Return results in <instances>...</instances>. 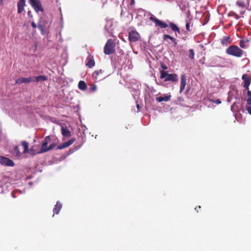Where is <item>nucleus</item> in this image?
Instances as JSON below:
<instances>
[{
  "instance_id": "2",
  "label": "nucleus",
  "mask_w": 251,
  "mask_h": 251,
  "mask_svg": "<svg viewBox=\"0 0 251 251\" xmlns=\"http://www.w3.org/2000/svg\"><path fill=\"white\" fill-rule=\"evenodd\" d=\"M161 79H164L165 82L171 81L173 82H177L178 81V75L176 74H169L168 72L161 70L160 71Z\"/></svg>"
},
{
  "instance_id": "8",
  "label": "nucleus",
  "mask_w": 251,
  "mask_h": 251,
  "mask_svg": "<svg viewBox=\"0 0 251 251\" xmlns=\"http://www.w3.org/2000/svg\"><path fill=\"white\" fill-rule=\"evenodd\" d=\"M32 81H34V76H31L28 78L24 77H20L16 80L15 83L16 84H21L22 83H28Z\"/></svg>"
},
{
  "instance_id": "27",
  "label": "nucleus",
  "mask_w": 251,
  "mask_h": 251,
  "mask_svg": "<svg viewBox=\"0 0 251 251\" xmlns=\"http://www.w3.org/2000/svg\"><path fill=\"white\" fill-rule=\"evenodd\" d=\"M195 52L193 49L189 50V57L192 59L194 58Z\"/></svg>"
},
{
  "instance_id": "5",
  "label": "nucleus",
  "mask_w": 251,
  "mask_h": 251,
  "mask_svg": "<svg viewBox=\"0 0 251 251\" xmlns=\"http://www.w3.org/2000/svg\"><path fill=\"white\" fill-rule=\"evenodd\" d=\"M29 2L35 11L38 13L39 11L43 12L44 9L42 6L41 3L39 0H28Z\"/></svg>"
},
{
  "instance_id": "33",
  "label": "nucleus",
  "mask_w": 251,
  "mask_h": 251,
  "mask_svg": "<svg viewBox=\"0 0 251 251\" xmlns=\"http://www.w3.org/2000/svg\"><path fill=\"white\" fill-rule=\"evenodd\" d=\"M246 109L248 111V113L251 115V107L247 106Z\"/></svg>"
},
{
  "instance_id": "22",
  "label": "nucleus",
  "mask_w": 251,
  "mask_h": 251,
  "mask_svg": "<svg viewBox=\"0 0 251 251\" xmlns=\"http://www.w3.org/2000/svg\"><path fill=\"white\" fill-rule=\"evenodd\" d=\"M34 81H36L37 82H39L41 81H46L48 79V77L45 75H39L38 76H34Z\"/></svg>"
},
{
  "instance_id": "31",
  "label": "nucleus",
  "mask_w": 251,
  "mask_h": 251,
  "mask_svg": "<svg viewBox=\"0 0 251 251\" xmlns=\"http://www.w3.org/2000/svg\"><path fill=\"white\" fill-rule=\"evenodd\" d=\"M161 67L163 69L162 70H163L164 71H165V70H166L168 69L167 66L164 63L161 64Z\"/></svg>"
},
{
  "instance_id": "43",
  "label": "nucleus",
  "mask_w": 251,
  "mask_h": 251,
  "mask_svg": "<svg viewBox=\"0 0 251 251\" xmlns=\"http://www.w3.org/2000/svg\"><path fill=\"white\" fill-rule=\"evenodd\" d=\"M198 208L200 209L201 208V206H199Z\"/></svg>"
},
{
  "instance_id": "25",
  "label": "nucleus",
  "mask_w": 251,
  "mask_h": 251,
  "mask_svg": "<svg viewBox=\"0 0 251 251\" xmlns=\"http://www.w3.org/2000/svg\"><path fill=\"white\" fill-rule=\"evenodd\" d=\"M102 70L101 69H100L99 70H96L93 72V73L92 74V76L95 79H98L99 75L100 74H102Z\"/></svg>"
},
{
  "instance_id": "9",
  "label": "nucleus",
  "mask_w": 251,
  "mask_h": 251,
  "mask_svg": "<svg viewBox=\"0 0 251 251\" xmlns=\"http://www.w3.org/2000/svg\"><path fill=\"white\" fill-rule=\"evenodd\" d=\"M150 20L154 22L156 25H159L161 28H165L168 26L166 23L159 20L155 17H151Z\"/></svg>"
},
{
  "instance_id": "19",
  "label": "nucleus",
  "mask_w": 251,
  "mask_h": 251,
  "mask_svg": "<svg viewBox=\"0 0 251 251\" xmlns=\"http://www.w3.org/2000/svg\"><path fill=\"white\" fill-rule=\"evenodd\" d=\"M171 95H165L163 97H157L156 100L158 102H162L163 101H168L170 100Z\"/></svg>"
},
{
  "instance_id": "35",
  "label": "nucleus",
  "mask_w": 251,
  "mask_h": 251,
  "mask_svg": "<svg viewBox=\"0 0 251 251\" xmlns=\"http://www.w3.org/2000/svg\"><path fill=\"white\" fill-rule=\"evenodd\" d=\"M247 95H248V96L249 97V98L251 97V91L250 90H249V89L248 90Z\"/></svg>"
},
{
  "instance_id": "4",
  "label": "nucleus",
  "mask_w": 251,
  "mask_h": 251,
  "mask_svg": "<svg viewBox=\"0 0 251 251\" xmlns=\"http://www.w3.org/2000/svg\"><path fill=\"white\" fill-rule=\"evenodd\" d=\"M226 52L229 55L240 57L243 55V51L238 46L232 45L226 49Z\"/></svg>"
},
{
  "instance_id": "32",
  "label": "nucleus",
  "mask_w": 251,
  "mask_h": 251,
  "mask_svg": "<svg viewBox=\"0 0 251 251\" xmlns=\"http://www.w3.org/2000/svg\"><path fill=\"white\" fill-rule=\"evenodd\" d=\"M186 28L187 29V31H190L191 30L190 29V23H188V22H187L186 23Z\"/></svg>"
},
{
  "instance_id": "34",
  "label": "nucleus",
  "mask_w": 251,
  "mask_h": 251,
  "mask_svg": "<svg viewBox=\"0 0 251 251\" xmlns=\"http://www.w3.org/2000/svg\"><path fill=\"white\" fill-rule=\"evenodd\" d=\"M247 103H248L249 105H251V98H249L247 100Z\"/></svg>"
},
{
  "instance_id": "11",
  "label": "nucleus",
  "mask_w": 251,
  "mask_h": 251,
  "mask_svg": "<svg viewBox=\"0 0 251 251\" xmlns=\"http://www.w3.org/2000/svg\"><path fill=\"white\" fill-rule=\"evenodd\" d=\"M186 76L185 74L181 75L180 78V93H181L185 89L186 84Z\"/></svg>"
},
{
  "instance_id": "42",
  "label": "nucleus",
  "mask_w": 251,
  "mask_h": 251,
  "mask_svg": "<svg viewBox=\"0 0 251 251\" xmlns=\"http://www.w3.org/2000/svg\"><path fill=\"white\" fill-rule=\"evenodd\" d=\"M196 210L199 209V208L198 207H196L195 208Z\"/></svg>"
},
{
  "instance_id": "18",
  "label": "nucleus",
  "mask_w": 251,
  "mask_h": 251,
  "mask_svg": "<svg viewBox=\"0 0 251 251\" xmlns=\"http://www.w3.org/2000/svg\"><path fill=\"white\" fill-rule=\"evenodd\" d=\"M170 39L172 41V43H174L175 46H176L177 44L176 39L174 38V37L171 36L169 35L168 34H164L163 37V39L164 41L167 40V39Z\"/></svg>"
},
{
  "instance_id": "16",
  "label": "nucleus",
  "mask_w": 251,
  "mask_h": 251,
  "mask_svg": "<svg viewBox=\"0 0 251 251\" xmlns=\"http://www.w3.org/2000/svg\"><path fill=\"white\" fill-rule=\"evenodd\" d=\"M21 145L24 148V151H23V153H27L28 152V147H29V144L26 141H23L21 142Z\"/></svg>"
},
{
  "instance_id": "6",
  "label": "nucleus",
  "mask_w": 251,
  "mask_h": 251,
  "mask_svg": "<svg viewBox=\"0 0 251 251\" xmlns=\"http://www.w3.org/2000/svg\"><path fill=\"white\" fill-rule=\"evenodd\" d=\"M140 38V35L136 30H132L129 32L128 40L130 42H136Z\"/></svg>"
},
{
  "instance_id": "13",
  "label": "nucleus",
  "mask_w": 251,
  "mask_h": 251,
  "mask_svg": "<svg viewBox=\"0 0 251 251\" xmlns=\"http://www.w3.org/2000/svg\"><path fill=\"white\" fill-rule=\"evenodd\" d=\"M86 65L89 68H91L95 65V62L92 56L89 55L86 59Z\"/></svg>"
},
{
  "instance_id": "10",
  "label": "nucleus",
  "mask_w": 251,
  "mask_h": 251,
  "mask_svg": "<svg viewBox=\"0 0 251 251\" xmlns=\"http://www.w3.org/2000/svg\"><path fill=\"white\" fill-rule=\"evenodd\" d=\"M75 141V138H72L71 140H69L68 141L62 143L60 144V145L58 146L57 147V150H62L63 149H65L66 148H67L72 145L74 142Z\"/></svg>"
},
{
  "instance_id": "39",
  "label": "nucleus",
  "mask_w": 251,
  "mask_h": 251,
  "mask_svg": "<svg viewBox=\"0 0 251 251\" xmlns=\"http://www.w3.org/2000/svg\"><path fill=\"white\" fill-rule=\"evenodd\" d=\"M80 147H81V145L76 146L74 149L75 151L77 150L78 149H79L80 148Z\"/></svg>"
},
{
  "instance_id": "1",
  "label": "nucleus",
  "mask_w": 251,
  "mask_h": 251,
  "mask_svg": "<svg viewBox=\"0 0 251 251\" xmlns=\"http://www.w3.org/2000/svg\"><path fill=\"white\" fill-rule=\"evenodd\" d=\"M50 141H51V140H50V136H46L45 138V139L43 142L40 151H38V153H43L44 152H46L52 150L57 146V143L55 142V143H53L51 144L49 146V147H48V145L50 142Z\"/></svg>"
},
{
  "instance_id": "40",
  "label": "nucleus",
  "mask_w": 251,
  "mask_h": 251,
  "mask_svg": "<svg viewBox=\"0 0 251 251\" xmlns=\"http://www.w3.org/2000/svg\"><path fill=\"white\" fill-rule=\"evenodd\" d=\"M134 3H135L134 0H131L130 4L133 5L134 4Z\"/></svg>"
},
{
  "instance_id": "7",
  "label": "nucleus",
  "mask_w": 251,
  "mask_h": 251,
  "mask_svg": "<svg viewBox=\"0 0 251 251\" xmlns=\"http://www.w3.org/2000/svg\"><path fill=\"white\" fill-rule=\"evenodd\" d=\"M0 163L2 165L10 167H13L15 165L11 159L2 156H0Z\"/></svg>"
},
{
  "instance_id": "14",
  "label": "nucleus",
  "mask_w": 251,
  "mask_h": 251,
  "mask_svg": "<svg viewBox=\"0 0 251 251\" xmlns=\"http://www.w3.org/2000/svg\"><path fill=\"white\" fill-rule=\"evenodd\" d=\"M25 4V0H20L17 3L18 13H21L24 10V6Z\"/></svg>"
},
{
  "instance_id": "26",
  "label": "nucleus",
  "mask_w": 251,
  "mask_h": 251,
  "mask_svg": "<svg viewBox=\"0 0 251 251\" xmlns=\"http://www.w3.org/2000/svg\"><path fill=\"white\" fill-rule=\"evenodd\" d=\"M236 4L240 7H241V8H245V2L243 0H237L236 1Z\"/></svg>"
},
{
  "instance_id": "21",
  "label": "nucleus",
  "mask_w": 251,
  "mask_h": 251,
  "mask_svg": "<svg viewBox=\"0 0 251 251\" xmlns=\"http://www.w3.org/2000/svg\"><path fill=\"white\" fill-rule=\"evenodd\" d=\"M230 36H226L224 37L221 40V43L224 46H227L230 43Z\"/></svg>"
},
{
  "instance_id": "15",
  "label": "nucleus",
  "mask_w": 251,
  "mask_h": 251,
  "mask_svg": "<svg viewBox=\"0 0 251 251\" xmlns=\"http://www.w3.org/2000/svg\"><path fill=\"white\" fill-rule=\"evenodd\" d=\"M61 131L62 135L64 137L68 138L72 136L71 131L66 127L62 126Z\"/></svg>"
},
{
  "instance_id": "36",
  "label": "nucleus",
  "mask_w": 251,
  "mask_h": 251,
  "mask_svg": "<svg viewBox=\"0 0 251 251\" xmlns=\"http://www.w3.org/2000/svg\"><path fill=\"white\" fill-rule=\"evenodd\" d=\"M27 15L29 18L32 17V15H31V12L30 11H28Z\"/></svg>"
},
{
  "instance_id": "41",
  "label": "nucleus",
  "mask_w": 251,
  "mask_h": 251,
  "mask_svg": "<svg viewBox=\"0 0 251 251\" xmlns=\"http://www.w3.org/2000/svg\"><path fill=\"white\" fill-rule=\"evenodd\" d=\"M136 106H137V108H138V109L139 110V108H140V106H139V105L138 104H137Z\"/></svg>"
},
{
  "instance_id": "12",
  "label": "nucleus",
  "mask_w": 251,
  "mask_h": 251,
  "mask_svg": "<svg viewBox=\"0 0 251 251\" xmlns=\"http://www.w3.org/2000/svg\"><path fill=\"white\" fill-rule=\"evenodd\" d=\"M242 79L244 80V87L247 90H249V87L251 83L250 78L247 74H244L242 75Z\"/></svg>"
},
{
  "instance_id": "37",
  "label": "nucleus",
  "mask_w": 251,
  "mask_h": 251,
  "mask_svg": "<svg viewBox=\"0 0 251 251\" xmlns=\"http://www.w3.org/2000/svg\"><path fill=\"white\" fill-rule=\"evenodd\" d=\"M38 28L42 31L43 30V26L42 25H38Z\"/></svg>"
},
{
  "instance_id": "38",
  "label": "nucleus",
  "mask_w": 251,
  "mask_h": 251,
  "mask_svg": "<svg viewBox=\"0 0 251 251\" xmlns=\"http://www.w3.org/2000/svg\"><path fill=\"white\" fill-rule=\"evenodd\" d=\"M31 25L33 28L36 27V25L35 24V23L34 22H32L31 23Z\"/></svg>"
},
{
  "instance_id": "29",
  "label": "nucleus",
  "mask_w": 251,
  "mask_h": 251,
  "mask_svg": "<svg viewBox=\"0 0 251 251\" xmlns=\"http://www.w3.org/2000/svg\"><path fill=\"white\" fill-rule=\"evenodd\" d=\"M209 101H212V102L215 103L216 104H220L221 103V101L220 100V99H217L215 100H212V99H210Z\"/></svg>"
},
{
  "instance_id": "3",
  "label": "nucleus",
  "mask_w": 251,
  "mask_h": 251,
  "mask_svg": "<svg viewBox=\"0 0 251 251\" xmlns=\"http://www.w3.org/2000/svg\"><path fill=\"white\" fill-rule=\"evenodd\" d=\"M116 43L112 39L107 40L104 47V53L106 55L113 53L115 50Z\"/></svg>"
},
{
  "instance_id": "17",
  "label": "nucleus",
  "mask_w": 251,
  "mask_h": 251,
  "mask_svg": "<svg viewBox=\"0 0 251 251\" xmlns=\"http://www.w3.org/2000/svg\"><path fill=\"white\" fill-rule=\"evenodd\" d=\"M13 155L15 157H19L21 156L22 153L20 151L19 146H16L14 148L13 151H12Z\"/></svg>"
},
{
  "instance_id": "28",
  "label": "nucleus",
  "mask_w": 251,
  "mask_h": 251,
  "mask_svg": "<svg viewBox=\"0 0 251 251\" xmlns=\"http://www.w3.org/2000/svg\"><path fill=\"white\" fill-rule=\"evenodd\" d=\"M245 41L243 40H241L239 42V45L242 48H245L246 47Z\"/></svg>"
},
{
  "instance_id": "23",
  "label": "nucleus",
  "mask_w": 251,
  "mask_h": 251,
  "mask_svg": "<svg viewBox=\"0 0 251 251\" xmlns=\"http://www.w3.org/2000/svg\"><path fill=\"white\" fill-rule=\"evenodd\" d=\"M78 88L81 90H85L87 88V85L84 81H80L78 85Z\"/></svg>"
},
{
  "instance_id": "30",
  "label": "nucleus",
  "mask_w": 251,
  "mask_h": 251,
  "mask_svg": "<svg viewBox=\"0 0 251 251\" xmlns=\"http://www.w3.org/2000/svg\"><path fill=\"white\" fill-rule=\"evenodd\" d=\"M106 23H107V25H105V30L107 31V32H109V27H108V25L109 24V23L110 24V25L109 26H110L111 25V23L110 22L108 21V20L106 21Z\"/></svg>"
},
{
  "instance_id": "20",
  "label": "nucleus",
  "mask_w": 251,
  "mask_h": 251,
  "mask_svg": "<svg viewBox=\"0 0 251 251\" xmlns=\"http://www.w3.org/2000/svg\"><path fill=\"white\" fill-rule=\"evenodd\" d=\"M62 208V204L60 202H57L53 209L54 214H58Z\"/></svg>"
},
{
  "instance_id": "24",
  "label": "nucleus",
  "mask_w": 251,
  "mask_h": 251,
  "mask_svg": "<svg viewBox=\"0 0 251 251\" xmlns=\"http://www.w3.org/2000/svg\"><path fill=\"white\" fill-rule=\"evenodd\" d=\"M170 26L173 31L177 32L178 33H180L179 28L174 23L172 22L170 23Z\"/></svg>"
}]
</instances>
